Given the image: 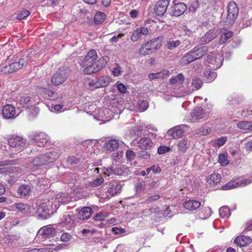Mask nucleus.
Instances as JSON below:
<instances>
[{"label":"nucleus","mask_w":252,"mask_h":252,"mask_svg":"<svg viewBox=\"0 0 252 252\" xmlns=\"http://www.w3.org/2000/svg\"><path fill=\"white\" fill-rule=\"evenodd\" d=\"M105 146L107 150L114 151L118 149L119 146V144L118 140L112 139L107 141L105 144Z\"/></svg>","instance_id":"e433bc0d"},{"label":"nucleus","mask_w":252,"mask_h":252,"mask_svg":"<svg viewBox=\"0 0 252 252\" xmlns=\"http://www.w3.org/2000/svg\"><path fill=\"white\" fill-rule=\"evenodd\" d=\"M138 109L140 111H145L148 107V103L146 100H142L138 103Z\"/></svg>","instance_id":"5fc2aeb1"},{"label":"nucleus","mask_w":252,"mask_h":252,"mask_svg":"<svg viewBox=\"0 0 252 252\" xmlns=\"http://www.w3.org/2000/svg\"><path fill=\"white\" fill-rule=\"evenodd\" d=\"M212 214L211 209L209 207H204L201 211L200 215L202 219H207Z\"/></svg>","instance_id":"3c124183"},{"label":"nucleus","mask_w":252,"mask_h":252,"mask_svg":"<svg viewBox=\"0 0 252 252\" xmlns=\"http://www.w3.org/2000/svg\"><path fill=\"white\" fill-rule=\"evenodd\" d=\"M180 44L181 41L179 40H173L170 39L167 41L166 47L169 50H174L180 46Z\"/></svg>","instance_id":"c03bdc74"},{"label":"nucleus","mask_w":252,"mask_h":252,"mask_svg":"<svg viewBox=\"0 0 252 252\" xmlns=\"http://www.w3.org/2000/svg\"><path fill=\"white\" fill-rule=\"evenodd\" d=\"M211 131V128L208 125H204L200 129V134L203 135L209 134Z\"/></svg>","instance_id":"13d9d810"},{"label":"nucleus","mask_w":252,"mask_h":252,"mask_svg":"<svg viewBox=\"0 0 252 252\" xmlns=\"http://www.w3.org/2000/svg\"><path fill=\"white\" fill-rule=\"evenodd\" d=\"M31 140L37 146L42 147L49 140V136L45 133H36L30 136Z\"/></svg>","instance_id":"f8f14e48"},{"label":"nucleus","mask_w":252,"mask_h":252,"mask_svg":"<svg viewBox=\"0 0 252 252\" xmlns=\"http://www.w3.org/2000/svg\"><path fill=\"white\" fill-rule=\"evenodd\" d=\"M252 183V178H239L228 182L222 187L224 190L231 189L239 187H244Z\"/></svg>","instance_id":"0eeeda50"},{"label":"nucleus","mask_w":252,"mask_h":252,"mask_svg":"<svg viewBox=\"0 0 252 252\" xmlns=\"http://www.w3.org/2000/svg\"><path fill=\"white\" fill-rule=\"evenodd\" d=\"M178 149L181 152H184L187 149L188 147V138H183L179 142Z\"/></svg>","instance_id":"09e8293b"},{"label":"nucleus","mask_w":252,"mask_h":252,"mask_svg":"<svg viewBox=\"0 0 252 252\" xmlns=\"http://www.w3.org/2000/svg\"><path fill=\"white\" fill-rule=\"evenodd\" d=\"M160 196L159 195H153L148 197L145 201L147 203H150L153 201L158 200Z\"/></svg>","instance_id":"69168bd1"},{"label":"nucleus","mask_w":252,"mask_h":252,"mask_svg":"<svg viewBox=\"0 0 252 252\" xmlns=\"http://www.w3.org/2000/svg\"><path fill=\"white\" fill-rule=\"evenodd\" d=\"M111 231L116 235H119L126 233V231L124 228L121 227H115L111 229Z\"/></svg>","instance_id":"e2e57ef3"},{"label":"nucleus","mask_w":252,"mask_h":252,"mask_svg":"<svg viewBox=\"0 0 252 252\" xmlns=\"http://www.w3.org/2000/svg\"><path fill=\"white\" fill-rule=\"evenodd\" d=\"M112 81V79L109 76L103 75L97 79L90 80L88 86L92 89H97L109 85Z\"/></svg>","instance_id":"6e6552de"},{"label":"nucleus","mask_w":252,"mask_h":252,"mask_svg":"<svg viewBox=\"0 0 252 252\" xmlns=\"http://www.w3.org/2000/svg\"><path fill=\"white\" fill-rule=\"evenodd\" d=\"M191 116L193 121L204 119L206 117L204 110L200 107H196L194 109L191 113Z\"/></svg>","instance_id":"aec40b11"},{"label":"nucleus","mask_w":252,"mask_h":252,"mask_svg":"<svg viewBox=\"0 0 252 252\" xmlns=\"http://www.w3.org/2000/svg\"><path fill=\"white\" fill-rule=\"evenodd\" d=\"M39 89L41 90V91L42 93V96L46 99L55 100L58 98V94L55 92L47 90L44 88L42 89V88H39Z\"/></svg>","instance_id":"bb28decb"},{"label":"nucleus","mask_w":252,"mask_h":252,"mask_svg":"<svg viewBox=\"0 0 252 252\" xmlns=\"http://www.w3.org/2000/svg\"><path fill=\"white\" fill-rule=\"evenodd\" d=\"M202 85V80L197 77H194L192 78V81L190 83L188 84L189 91L184 94H182L178 95H176L177 97L184 96L187 94L191 93L193 91L198 90L200 89Z\"/></svg>","instance_id":"ddd939ff"},{"label":"nucleus","mask_w":252,"mask_h":252,"mask_svg":"<svg viewBox=\"0 0 252 252\" xmlns=\"http://www.w3.org/2000/svg\"><path fill=\"white\" fill-rule=\"evenodd\" d=\"M237 127L243 130L252 131V121H241L237 124Z\"/></svg>","instance_id":"72a5a7b5"},{"label":"nucleus","mask_w":252,"mask_h":252,"mask_svg":"<svg viewBox=\"0 0 252 252\" xmlns=\"http://www.w3.org/2000/svg\"><path fill=\"white\" fill-rule=\"evenodd\" d=\"M153 52L148 42L144 43L139 50V54L143 56L151 54Z\"/></svg>","instance_id":"ea45409f"},{"label":"nucleus","mask_w":252,"mask_h":252,"mask_svg":"<svg viewBox=\"0 0 252 252\" xmlns=\"http://www.w3.org/2000/svg\"><path fill=\"white\" fill-rule=\"evenodd\" d=\"M233 35V32L226 30H223L220 36L219 41L220 44H222L224 43L227 39L230 38Z\"/></svg>","instance_id":"79ce46f5"},{"label":"nucleus","mask_w":252,"mask_h":252,"mask_svg":"<svg viewBox=\"0 0 252 252\" xmlns=\"http://www.w3.org/2000/svg\"><path fill=\"white\" fill-rule=\"evenodd\" d=\"M93 213V210L91 207H84L78 211L77 218L81 220H88L92 216Z\"/></svg>","instance_id":"f3484780"},{"label":"nucleus","mask_w":252,"mask_h":252,"mask_svg":"<svg viewBox=\"0 0 252 252\" xmlns=\"http://www.w3.org/2000/svg\"><path fill=\"white\" fill-rule=\"evenodd\" d=\"M219 214L222 218H228L230 215V211L227 207L223 206L220 209Z\"/></svg>","instance_id":"de8ad7c7"},{"label":"nucleus","mask_w":252,"mask_h":252,"mask_svg":"<svg viewBox=\"0 0 252 252\" xmlns=\"http://www.w3.org/2000/svg\"><path fill=\"white\" fill-rule=\"evenodd\" d=\"M109 61L108 56H104L100 58L96 62L95 61L94 68H93V72L95 73L101 70L106 65Z\"/></svg>","instance_id":"a211bd4d"},{"label":"nucleus","mask_w":252,"mask_h":252,"mask_svg":"<svg viewBox=\"0 0 252 252\" xmlns=\"http://www.w3.org/2000/svg\"><path fill=\"white\" fill-rule=\"evenodd\" d=\"M97 53L95 50L91 49L80 63V65L84 68L85 73L89 74L93 72V68L95 61L97 59Z\"/></svg>","instance_id":"7ed1b4c3"},{"label":"nucleus","mask_w":252,"mask_h":252,"mask_svg":"<svg viewBox=\"0 0 252 252\" xmlns=\"http://www.w3.org/2000/svg\"><path fill=\"white\" fill-rule=\"evenodd\" d=\"M223 60L221 55L213 51L208 55L207 62L213 65L212 68L217 69L222 64Z\"/></svg>","instance_id":"9d476101"},{"label":"nucleus","mask_w":252,"mask_h":252,"mask_svg":"<svg viewBox=\"0 0 252 252\" xmlns=\"http://www.w3.org/2000/svg\"><path fill=\"white\" fill-rule=\"evenodd\" d=\"M221 180V176L217 173H214L209 176L207 182L210 186H214L220 183Z\"/></svg>","instance_id":"7c9ffc66"},{"label":"nucleus","mask_w":252,"mask_h":252,"mask_svg":"<svg viewBox=\"0 0 252 252\" xmlns=\"http://www.w3.org/2000/svg\"><path fill=\"white\" fill-rule=\"evenodd\" d=\"M145 185L142 184L141 183H138L136 184L135 187V191L137 193H139L143 191L145 189Z\"/></svg>","instance_id":"0e129e2a"},{"label":"nucleus","mask_w":252,"mask_h":252,"mask_svg":"<svg viewBox=\"0 0 252 252\" xmlns=\"http://www.w3.org/2000/svg\"><path fill=\"white\" fill-rule=\"evenodd\" d=\"M218 161L221 166H225L228 165L229 160L227 158V155L225 153L219 154Z\"/></svg>","instance_id":"a18cd8bd"},{"label":"nucleus","mask_w":252,"mask_h":252,"mask_svg":"<svg viewBox=\"0 0 252 252\" xmlns=\"http://www.w3.org/2000/svg\"><path fill=\"white\" fill-rule=\"evenodd\" d=\"M126 156L127 159L131 160L134 158L135 157V154L132 150H128L126 153Z\"/></svg>","instance_id":"338daca9"},{"label":"nucleus","mask_w":252,"mask_h":252,"mask_svg":"<svg viewBox=\"0 0 252 252\" xmlns=\"http://www.w3.org/2000/svg\"><path fill=\"white\" fill-rule=\"evenodd\" d=\"M30 58H31V57L30 56L29 53L27 52L23 54L19 62H17V64L18 65V66H19V69L27 65L28 62H30Z\"/></svg>","instance_id":"a19ab883"},{"label":"nucleus","mask_w":252,"mask_h":252,"mask_svg":"<svg viewBox=\"0 0 252 252\" xmlns=\"http://www.w3.org/2000/svg\"><path fill=\"white\" fill-rule=\"evenodd\" d=\"M163 41V36H158L157 38L151 39L148 42L153 52V51L158 50L161 47Z\"/></svg>","instance_id":"412c9836"},{"label":"nucleus","mask_w":252,"mask_h":252,"mask_svg":"<svg viewBox=\"0 0 252 252\" xmlns=\"http://www.w3.org/2000/svg\"><path fill=\"white\" fill-rule=\"evenodd\" d=\"M59 157L56 152H52L34 158L32 161V168L36 170L39 166L54 162Z\"/></svg>","instance_id":"f03ea898"},{"label":"nucleus","mask_w":252,"mask_h":252,"mask_svg":"<svg viewBox=\"0 0 252 252\" xmlns=\"http://www.w3.org/2000/svg\"><path fill=\"white\" fill-rule=\"evenodd\" d=\"M30 14L29 11L26 9H23L19 11L17 15L18 20H22L27 17Z\"/></svg>","instance_id":"603ef678"},{"label":"nucleus","mask_w":252,"mask_h":252,"mask_svg":"<svg viewBox=\"0 0 252 252\" xmlns=\"http://www.w3.org/2000/svg\"><path fill=\"white\" fill-rule=\"evenodd\" d=\"M115 86L120 93H126V87L125 84L118 81L115 84Z\"/></svg>","instance_id":"bf43d9fd"},{"label":"nucleus","mask_w":252,"mask_h":252,"mask_svg":"<svg viewBox=\"0 0 252 252\" xmlns=\"http://www.w3.org/2000/svg\"><path fill=\"white\" fill-rule=\"evenodd\" d=\"M204 74L205 80L209 83L212 82L217 77L216 73L213 71L207 70Z\"/></svg>","instance_id":"49530a36"},{"label":"nucleus","mask_w":252,"mask_h":252,"mask_svg":"<svg viewBox=\"0 0 252 252\" xmlns=\"http://www.w3.org/2000/svg\"><path fill=\"white\" fill-rule=\"evenodd\" d=\"M186 10L187 6L183 2L176 3L172 7V13L175 16L182 15Z\"/></svg>","instance_id":"6ab92c4d"},{"label":"nucleus","mask_w":252,"mask_h":252,"mask_svg":"<svg viewBox=\"0 0 252 252\" xmlns=\"http://www.w3.org/2000/svg\"><path fill=\"white\" fill-rule=\"evenodd\" d=\"M8 142L9 146L16 152L22 151L27 146V140L18 135L12 136Z\"/></svg>","instance_id":"39448f33"},{"label":"nucleus","mask_w":252,"mask_h":252,"mask_svg":"<svg viewBox=\"0 0 252 252\" xmlns=\"http://www.w3.org/2000/svg\"><path fill=\"white\" fill-rule=\"evenodd\" d=\"M74 222V217L73 215L67 214L63 216L61 223L66 226L67 229H70Z\"/></svg>","instance_id":"b1692460"},{"label":"nucleus","mask_w":252,"mask_h":252,"mask_svg":"<svg viewBox=\"0 0 252 252\" xmlns=\"http://www.w3.org/2000/svg\"><path fill=\"white\" fill-rule=\"evenodd\" d=\"M153 143L148 137H143L138 142V146L142 150L149 149L152 147Z\"/></svg>","instance_id":"4be33fe9"},{"label":"nucleus","mask_w":252,"mask_h":252,"mask_svg":"<svg viewBox=\"0 0 252 252\" xmlns=\"http://www.w3.org/2000/svg\"><path fill=\"white\" fill-rule=\"evenodd\" d=\"M68 76L67 70L64 68H61L53 75L51 83L54 86H58L63 83Z\"/></svg>","instance_id":"1a4fd4ad"},{"label":"nucleus","mask_w":252,"mask_h":252,"mask_svg":"<svg viewBox=\"0 0 252 252\" xmlns=\"http://www.w3.org/2000/svg\"><path fill=\"white\" fill-rule=\"evenodd\" d=\"M226 137H222L218 138L214 143V145L215 147H220L224 144V143L226 142Z\"/></svg>","instance_id":"052dcab7"},{"label":"nucleus","mask_w":252,"mask_h":252,"mask_svg":"<svg viewBox=\"0 0 252 252\" xmlns=\"http://www.w3.org/2000/svg\"><path fill=\"white\" fill-rule=\"evenodd\" d=\"M106 18L105 13L101 12H97L94 16V21L96 24H100L103 23Z\"/></svg>","instance_id":"37998d69"},{"label":"nucleus","mask_w":252,"mask_h":252,"mask_svg":"<svg viewBox=\"0 0 252 252\" xmlns=\"http://www.w3.org/2000/svg\"><path fill=\"white\" fill-rule=\"evenodd\" d=\"M104 182V179L102 177H100L96 179L94 181H93L91 183V186L92 187H96L101 185Z\"/></svg>","instance_id":"680f3d73"},{"label":"nucleus","mask_w":252,"mask_h":252,"mask_svg":"<svg viewBox=\"0 0 252 252\" xmlns=\"http://www.w3.org/2000/svg\"><path fill=\"white\" fill-rule=\"evenodd\" d=\"M201 203L197 200H189L185 202L183 204L184 208L189 211H193L200 207Z\"/></svg>","instance_id":"5701e85b"},{"label":"nucleus","mask_w":252,"mask_h":252,"mask_svg":"<svg viewBox=\"0 0 252 252\" xmlns=\"http://www.w3.org/2000/svg\"><path fill=\"white\" fill-rule=\"evenodd\" d=\"M17 105L25 108H29L32 104L31 100L26 94L20 96L17 102Z\"/></svg>","instance_id":"393cba45"},{"label":"nucleus","mask_w":252,"mask_h":252,"mask_svg":"<svg viewBox=\"0 0 252 252\" xmlns=\"http://www.w3.org/2000/svg\"><path fill=\"white\" fill-rule=\"evenodd\" d=\"M183 133V130L178 126L169 130L167 133L173 138H179L182 136Z\"/></svg>","instance_id":"c9c22d12"},{"label":"nucleus","mask_w":252,"mask_h":252,"mask_svg":"<svg viewBox=\"0 0 252 252\" xmlns=\"http://www.w3.org/2000/svg\"><path fill=\"white\" fill-rule=\"evenodd\" d=\"M238 14V8L234 1L230 2L227 5V14L225 21L226 26L232 25L236 19Z\"/></svg>","instance_id":"423d86ee"},{"label":"nucleus","mask_w":252,"mask_h":252,"mask_svg":"<svg viewBox=\"0 0 252 252\" xmlns=\"http://www.w3.org/2000/svg\"><path fill=\"white\" fill-rule=\"evenodd\" d=\"M185 80V77L183 74L180 73L177 75L173 76L170 79V84L176 86L182 85Z\"/></svg>","instance_id":"473e14b6"},{"label":"nucleus","mask_w":252,"mask_h":252,"mask_svg":"<svg viewBox=\"0 0 252 252\" xmlns=\"http://www.w3.org/2000/svg\"><path fill=\"white\" fill-rule=\"evenodd\" d=\"M17 62L12 63L8 65H5L1 69L2 73H12L19 70Z\"/></svg>","instance_id":"c85d7f7f"},{"label":"nucleus","mask_w":252,"mask_h":252,"mask_svg":"<svg viewBox=\"0 0 252 252\" xmlns=\"http://www.w3.org/2000/svg\"><path fill=\"white\" fill-rule=\"evenodd\" d=\"M122 186L118 182L113 181L110 183L108 192L112 196H114L121 191Z\"/></svg>","instance_id":"a878e982"},{"label":"nucleus","mask_w":252,"mask_h":252,"mask_svg":"<svg viewBox=\"0 0 252 252\" xmlns=\"http://www.w3.org/2000/svg\"><path fill=\"white\" fill-rule=\"evenodd\" d=\"M14 206L19 212L23 214L27 213L29 209V206L24 203H15Z\"/></svg>","instance_id":"8fccbe9b"},{"label":"nucleus","mask_w":252,"mask_h":252,"mask_svg":"<svg viewBox=\"0 0 252 252\" xmlns=\"http://www.w3.org/2000/svg\"><path fill=\"white\" fill-rule=\"evenodd\" d=\"M103 173L105 175L109 176L114 174V169L111 167H104L103 169Z\"/></svg>","instance_id":"774afa93"},{"label":"nucleus","mask_w":252,"mask_h":252,"mask_svg":"<svg viewBox=\"0 0 252 252\" xmlns=\"http://www.w3.org/2000/svg\"><path fill=\"white\" fill-rule=\"evenodd\" d=\"M121 67L118 64H116L115 66L112 68V73L115 76H119L121 74Z\"/></svg>","instance_id":"6e6d98bb"},{"label":"nucleus","mask_w":252,"mask_h":252,"mask_svg":"<svg viewBox=\"0 0 252 252\" xmlns=\"http://www.w3.org/2000/svg\"><path fill=\"white\" fill-rule=\"evenodd\" d=\"M168 5V1L167 0H161L157 2L155 7L156 14L158 16L163 15L166 11Z\"/></svg>","instance_id":"dca6fc26"},{"label":"nucleus","mask_w":252,"mask_h":252,"mask_svg":"<svg viewBox=\"0 0 252 252\" xmlns=\"http://www.w3.org/2000/svg\"><path fill=\"white\" fill-rule=\"evenodd\" d=\"M169 71L167 70H163L160 72L156 73H152L149 74L148 77L151 80L155 79H163L168 76Z\"/></svg>","instance_id":"f704fd0d"},{"label":"nucleus","mask_w":252,"mask_h":252,"mask_svg":"<svg viewBox=\"0 0 252 252\" xmlns=\"http://www.w3.org/2000/svg\"><path fill=\"white\" fill-rule=\"evenodd\" d=\"M2 114L6 119L15 118L18 115L16 114L15 107L11 104H6L3 107Z\"/></svg>","instance_id":"2eb2a0df"},{"label":"nucleus","mask_w":252,"mask_h":252,"mask_svg":"<svg viewBox=\"0 0 252 252\" xmlns=\"http://www.w3.org/2000/svg\"><path fill=\"white\" fill-rule=\"evenodd\" d=\"M35 213L42 219L49 218L56 210H54L53 200H39L36 202Z\"/></svg>","instance_id":"f257e3e1"},{"label":"nucleus","mask_w":252,"mask_h":252,"mask_svg":"<svg viewBox=\"0 0 252 252\" xmlns=\"http://www.w3.org/2000/svg\"><path fill=\"white\" fill-rule=\"evenodd\" d=\"M72 235L67 232L63 233L60 237V240L63 242H68L72 239Z\"/></svg>","instance_id":"4d7b16f0"},{"label":"nucleus","mask_w":252,"mask_h":252,"mask_svg":"<svg viewBox=\"0 0 252 252\" xmlns=\"http://www.w3.org/2000/svg\"><path fill=\"white\" fill-rule=\"evenodd\" d=\"M208 50L206 46H202L198 48H194L191 50V53H193L195 60L200 59L204 55Z\"/></svg>","instance_id":"c756f323"},{"label":"nucleus","mask_w":252,"mask_h":252,"mask_svg":"<svg viewBox=\"0 0 252 252\" xmlns=\"http://www.w3.org/2000/svg\"><path fill=\"white\" fill-rule=\"evenodd\" d=\"M50 200H53L54 210H57L60 207L61 203H68L70 200V198L67 193L61 192L57 194L55 197H52Z\"/></svg>","instance_id":"9b49d317"},{"label":"nucleus","mask_w":252,"mask_h":252,"mask_svg":"<svg viewBox=\"0 0 252 252\" xmlns=\"http://www.w3.org/2000/svg\"><path fill=\"white\" fill-rule=\"evenodd\" d=\"M129 170L127 167L122 164H118L116 165L114 169V174L117 175H124L125 174H128Z\"/></svg>","instance_id":"2f4dec72"},{"label":"nucleus","mask_w":252,"mask_h":252,"mask_svg":"<svg viewBox=\"0 0 252 252\" xmlns=\"http://www.w3.org/2000/svg\"><path fill=\"white\" fill-rule=\"evenodd\" d=\"M250 237L246 236H240L235 238L234 242L240 247H245L251 243Z\"/></svg>","instance_id":"cd10ccee"},{"label":"nucleus","mask_w":252,"mask_h":252,"mask_svg":"<svg viewBox=\"0 0 252 252\" xmlns=\"http://www.w3.org/2000/svg\"><path fill=\"white\" fill-rule=\"evenodd\" d=\"M31 188L28 185H22L18 189L17 192L21 197L29 195L31 192Z\"/></svg>","instance_id":"58836bf2"},{"label":"nucleus","mask_w":252,"mask_h":252,"mask_svg":"<svg viewBox=\"0 0 252 252\" xmlns=\"http://www.w3.org/2000/svg\"><path fill=\"white\" fill-rule=\"evenodd\" d=\"M148 29L144 27H141L136 29L133 32L130 40L133 42L137 41L143 35H147L149 34Z\"/></svg>","instance_id":"4468645a"},{"label":"nucleus","mask_w":252,"mask_h":252,"mask_svg":"<svg viewBox=\"0 0 252 252\" xmlns=\"http://www.w3.org/2000/svg\"><path fill=\"white\" fill-rule=\"evenodd\" d=\"M216 33L213 31H209L203 37V39L205 40V42H209L215 38Z\"/></svg>","instance_id":"864d4df0"},{"label":"nucleus","mask_w":252,"mask_h":252,"mask_svg":"<svg viewBox=\"0 0 252 252\" xmlns=\"http://www.w3.org/2000/svg\"><path fill=\"white\" fill-rule=\"evenodd\" d=\"M57 233V231L52 225H48L41 228L38 231L36 238L41 239V241H44L47 239L54 238Z\"/></svg>","instance_id":"20e7f679"},{"label":"nucleus","mask_w":252,"mask_h":252,"mask_svg":"<svg viewBox=\"0 0 252 252\" xmlns=\"http://www.w3.org/2000/svg\"><path fill=\"white\" fill-rule=\"evenodd\" d=\"M195 60V58L193 53H191V50L187 53L180 60L181 63L183 65H187L191 62Z\"/></svg>","instance_id":"4c0bfd02"}]
</instances>
